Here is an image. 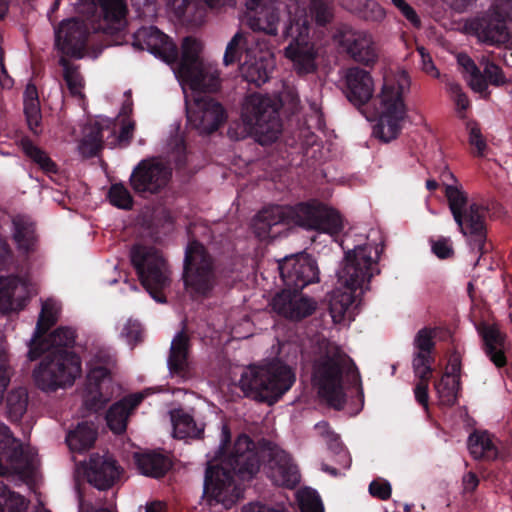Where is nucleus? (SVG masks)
Listing matches in <instances>:
<instances>
[{"label": "nucleus", "mask_w": 512, "mask_h": 512, "mask_svg": "<svg viewBox=\"0 0 512 512\" xmlns=\"http://www.w3.org/2000/svg\"><path fill=\"white\" fill-rule=\"evenodd\" d=\"M78 11L86 20H63L55 30V46L62 57L82 59L91 33L113 37L123 30L128 8L125 0H79Z\"/></svg>", "instance_id": "1"}, {"label": "nucleus", "mask_w": 512, "mask_h": 512, "mask_svg": "<svg viewBox=\"0 0 512 512\" xmlns=\"http://www.w3.org/2000/svg\"><path fill=\"white\" fill-rule=\"evenodd\" d=\"M75 339V329L60 326L47 337L30 341L27 354L30 361H35L46 353L33 371V378L39 389L54 392L71 386L81 374L80 357L69 350L74 346Z\"/></svg>", "instance_id": "2"}, {"label": "nucleus", "mask_w": 512, "mask_h": 512, "mask_svg": "<svg viewBox=\"0 0 512 512\" xmlns=\"http://www.w3.org/2000/svg\"><path fill=\"white\" fill-rule=\"evenodd\" d=\"M261 458L255 442L241 434L234 442L231 452L219 463L209 465L205 472L204 496L209 503L226 504L234 487V477L241 481L251 480L259 471Z\"/></svg>", "instance_id": "3"}, {"label": "nucleus", "mask_w": 512, "mask_h": 512, "mask_svg": "<svg viewBox=\"0 0 512 512\" xmlns=\"http://www.w3.org/2000/svg\"><path fill=\"white\" fill-rule=\"evenodd\" d=\"M279 224L296 225L331 236L338 235L344 227L340 213L316 199L295 206L274 205L265 208L254 220L255 232L261 238L272 236L273 227Z\"/></svg>", "instance_id": "4"}, {"label": "nucleus", "mask_w": 512, "mask_h": 512, "mask_svg": "<svg viewBox=\"0 0 512 512\" xmlns=\"http://www.w3.org/2000/svg\"><path fill=\"white\" fill-rule=\"evenodd\" d=\"M377 248L365 243L355 246L345 252L343 266L337 271L338 282L346 291L335 289L329 297V313L334 323H342L347 318L354 319L352 305L356 300L355 292L360 289H369V283L374 276L372 251Z\"/></svg>", "instance_id": "5"}, {"label": "nucleus", "mask_w": 512, "mask_h": 512, "mask_svg": "<svg viewBox=\"0 0 512 512\" xmlns=\"http://www.w3.org/2000/svg\"><path fill=\"white\" fill-rule=\"evenodd\" d=\"M345 374L360 382L355 363L339 346L328 347L314 361L312 379L318 394L336 410L343 409L346 404L343 383Z\"/></svg>", "instance_id": "6"}, {"label": "nucleus", "mask_w": 512, "mask_h": 512, "mask_svg": "<svg viewBox=\"0 0 512 512\" xmlns=\"http://www.w3.org/2000/svg\"><path fill=\"white\" fill-rule=\"evenodd\" d=\"M295 382L292 369L280 362L250 365L241 374L239 387L246 397L273 405Z\"/></svg>", "instance_id": "7"}, {"label": "nucleus", "mask_w": 512, "mask_h": 512, "mask_svg": "<svg viewBox=\"0 0 512 512\" xmlns=\"http://www.w3.org/2000/svg\"><path fill=\"white\" fill-rule=\"evenodd\" d=\"M445 196L460 232L468 237L470 248L477 251L480 257L486 254L489 251L485 222L488 208L476 202L467 206V194L452 185L445 186Z\"/></svg>", "instance_id": "8"}, {"label": "nucleus", "mask_w": 512, "mask_h": 512, "mask_svg": "<svg viewBox=\"0 0 512 512\" xmlns=\"http://www.w3.org/2000/svg\"><path fill=\"white\" fill-rule=\"evenodd\" d=\"M182 280L186 293L194 301L211 298L218 285L214 258L197 240L190 241L185 249Z\"/></svg>", "instance_id": "9"}, {"label": "nucleus", "mask_w": 512, "mask_h": 512, "mask_svg": "<svg viewBox=\"0 0 512 512\" xmlns=\"http://www.w3.org/2000/svg\"><path fill=\"white\" fill-rule=\"evenodd\" d=\"M279 109L280 104L269 96L259 93L248 95L242 106L244 127L238 138L253 134L262 145L276 141L282 131Z\"/></svg>", "instance_id": "10"}, {"label": "nucleus", "mask_w": 512, "mask_h": 512, "mask_svg": "<svg viewBox=\"0 0 512 512\" xmlns=\"http://www.w3.org/2000/svg\"><path fill=\"white\" fill-rule=\"evenodd\" d=\"M310 24L306 12L290 16L283 30V37L291 39L285 48V57L292 62L298 76H306L317 71L318 52L313 42L309 41Z\"/></svg>", "instance_id": "11"}, {"label": "nucleus", "mask_w": 512, "mask_h": 512, "mask_svg": "<svg viewBox=\"0 0 512 512\" xmlns=\"http://www.w3.org/2000/svg\"><path fill=\"white\" fill-rule=\"evenodd\" d=\"M409 86V79L402 75L397 81H385L379 95V121L374 134L383 142L396 139L402 129L406 115L403 92Z\"/></svg>", "instance_id": "12"}, {"label": "nucleus", "mask_w": 512, "mask_h": 512, "mask_svg": "<svg viewBox=\"0 0 512 512\" xmlns=\"http://www.w3.org/2000/svg\"><path fill=\"white\" fill-rule=\"evenodd\" d=\"M130 259L142 286L157 302L165 303L163 290L170 280L161 253L152 246L136 244L131 248Z\"/></svg>", "instance_id": "13"}, {"label": "nucleus", "mask_w": 512, "mask_h": 512, "mask_svg": "<svg viewBox=\"0 0 512 512\" xmlns=\"http://www.w3.org/2000/svg\"><path fill=\"white\" fill-rule=\"evenodd\" d=\"M182 53L177 73L194 91L216 92L220 88L217 71H208L200 57L202 45L199 40L187 36L182 41Z\"/></svg>", "instance_id": "14"}, {"label": "nucleus", "mask_w": 512, "mask_h": 512, "mask_svg": "<svg viewBox=\"0 0 512 512\" xmlns=\"http://www.w3.org/2000/svg\"><path fill=\"white\" fill-rule=\"evenodd\" d=\"M128 21L119 33H114L116 44L131 43L137 50H147L168 64L177 62L178 48L169 36L155 26L141 27L134 33L127 31Z\"/></svg>", "instance_id": "15"}, {"label": "nucleus", "mask_w": 512, "mask_h": 512, "mask_svg": "<svg viewBox=\"0 0 512 512\" xmlns=\"http://www.w3.org/2000/svg\"><path fill=\"white\" fill-rule=\"evenodd\" d=\"M114 360L105 351H98L91 363L87 374L88 393L85 396V405L89 410L97 412L105 407L109 401V395L103 392L104 386L111 382L110 367Z\"/></svg>", "instance_id": "16"}, {"label": "nucleus", "mask_w": 512, "mask_h": 512, "mask_svg": "<svg viewBox=\"0 0 512 512\" xmlns=\"http://www.w3.org/2000/svg\"><path fill=\"white\" fill-rule=\"evenodd\" d=\"M187 122L200 135H210L226 121L223 105L210 96H199L186 108Z\"/></svg>", "instance_id": "17"}, {"label": "nucleus", "mask_w": 512, "mask_h": 512, "mask_svg": "<svg viewBox=\"0 0 512 512\" xmlns=\"http://www.w3.org/2000/svg\"><path fill=\"white\" fill-rule=\"evenodd\" d=\"M279 272L285 290L301 292L306 286L319 281L316 261L308 254L300 253L285 257L279 263Z\"/></svg>", "instance_id": "18"}, {"label": "nucleus", "mask_w": 512, "mask_h": 512, "mask_svg": "<svg viewBox=\"0 0 512 512\" xmlns=\"http://www.w3.org/2000/svg\"><path fill=\"white\" fill-rule=\"evenodd\" d=\"M171 171L155 159H143L133 169L130 185L135 193L156 194L169 182Z\"/></svg>", "instance_id": "19"}, {"label": "nucleus", "mask_w": 512, "mask_h": 512, "mask_svg": "<svg viewBox=\"0 0 512 512\" xmlns=\"http://www.w3.org/2000/svg\"><path fill=\"white\" fill-rule=\"evenodd\" d=\"M32 464V453L25 450L9 427L0 422V476L6 473V465L15 470H24L29 469Z\"/></svg>", "instance_id": "20"}, {"label": "nucleus", "mask_w": 512, "mask_h": 512, "mask_svg": "<svg viewBox=\"0 0 512 512\" xmlns=\"http://www.w3.org/2000/svg\"><path fill=\"white\" fill-rule=\"evenodd\" d=\"M273 310L286 319L300 321L316 309V302L295 290L283 289L272 300Z\"/></svg>", "instance_id": "21"}, {"label": "nucleus", "mask_w": 512, "mask_h": 512, "mask_svg": "<svg viewBox=\"0 0 512 512\" xmlns=\"http://www.w3.org/2000/svg\"><path fill=\"white\" fill-rule=\"evenodd\" d=\"M121 467L111 456L90 455L85 474L88 482L99 490L111 488L120 478Z\"/></svg>", "instance_id": "22"}, {"label": "nucleus", "mask_w": 512, "mask_h": 512, "mask_svg": "<svg viewBox=\"0 0 512 512\" xmlns=\"http://www.w3.org/2000/svg\"><path fill=\"white\" fill-rule=\"evenodd\" d=\"M268 477L277 485L294 489L300 482V472L291 455L282 449L271 452Z\"/></svg>", "instance_id": "23"}, {"label": "nucleus", "mask_w": 512, "mask_h": 512, "mask_svg": "<svg viewBox=\"0 0 512 512\" xmlns=\"http://www.w3.org/2000/svg\"><path fill=\"white\" fill-rule=\"evenodd\" d=\"M477 331L482 339V349L488 359L497 367L507 365L506 349L507 335L498 325L482 322L477 326Z\"/></svg>", "instance_id": "24"}, {"label": "nucleus", "mask_w": 512, "mask_h": 512, "mask_svg": "<svg viewBox=\"0 0 512 512\" xmlns=\"http://www.w3.org/2000/svg\"><path fill=\"white\" fill-rule=\"evenodd\" d=\"M339 43L357 62L371 65L377 59L374 43L367 33L344 28L340 31Z\"/></svg>", "instance_id": "25"}, {"label": "nucleus", "mask_w": 512, "mask_h": 512, "mask_svg": "<svg viewBox=\"0 0 512 512\" xmlns=\"http://www.w3.org/2000/svg\"><path fill=\"white\" fill-rule=\"evenodd\" d=\"M345 94L354 106L365 105L373 96L374 82L370 73L359 67H351L345 75Z\"/></svg>", "instance_id": "26"}, {"label": "nucleus", "mask_w": 512, "mask_h": 512, "mask_svg": "<svg viewBox=\"0 0 512 512\" xmlns=\"http://www.w3.org/2000/svg\"><path fill=\"white\" fill-rule=\"evenodd\" d=\"M12 227V238L18 252L26 257L35 253L39 244L35 222L26 215H17L12 219Z\"/></svg>", "instance_id": "27"}, {"label": "nucleus", "mask_w": 512, "mask_h": 512, "mask_svg": "<svg viewBox=\"0 0 512 512\" xmlns=\"http://www.w3.org/2000/svg\"><path fill=\"white\" fill-rule=\"evenodd\" d=\"M142 394H131L112 404L106 413V421L110 430L115 434L126 431L131 412L142 402Z\"/></svg>", "instance_id": "28"}, {"label": "nucleus", "mask_w": 512, "mask_h": 512, "mask_svg": "<svg viewBox=\"0 0 512 512\" xmlns=\"http://www.w3.org/2000/svg\"><path fill=\"white\" fill-rule=\"evenodd\" d=\"M273 68V59L267 53L256 55L255 52L243 61L240 71L243 78L256 86H261L269 80Z\"/></svg>", "instance_id": "29"}, {"label": "nucleus", "mask_w": 512, "mask_h": 512, "mask_svg": "<svg viewBox=\"0 0 512 512\" xmlns=\"http://www.w3.org/2000/svg\"><path fill=\"white\" fill-rule=\"evenodd\" d=\"M467 447L472 458L477 461L492 462L499 456L494 436L487 430H474L468 437Z\"/></svg>", "instance_id": "30"}, {"label": "nucleus", "mask_w": 512, "mask_h": 512, "mask_svg": "<svg viewBox=\"0 0 512 512\" xmlns=\"http://www.w3.org/2000/svg\"><path fill=\"white\" fill-rule=\"evenodd\" d=\"M473 26L478 37L488 44H501L509 37L506 22L499 14L477 19Z\"/></svg>", "instance_id": "31"}, {"label": "nucleus", "mask_w": 512, "mask_h": 512, "mask_svg": "<svg viewBox=\"0 0 512 512\" xmlns=\"http://www.w3.org/2000/svg\"><path fill=\"white\" fill-rule=\"evenodd\" d=\"M134 457L139 472L151 478H162L172 468L170 457L161 452L136 453Z\"/></svg>", "instance_id": "32"}, {"label": "nucleus", "mask_w": 512, "mask_h": 512, "mask_svg": "<svg viewBox=\"0 0 512 512\" xmlns=\"http://www.w3.org/2000/svg\"><path fill=\"white\" fill-rule=\"evenodd\" d=\"M413 346L416 350L412 360L413 369L432 368L435 362L433 352L436 346L433 330L428 327L420 329L415 335Z\"/></svg>", "instance_id": "33"}, {"label": "nucleus", "mask_w": 512, "mask_h": 512, "mask_svg": "<svg viewBox=\"0 0 512 512\" xmlns=\"http://www.w3.org/2000/svg\"><path fill=\"white\" fill-rule=\"evenodd\" d=\"M190 348V338L182 330L178 332L171 342L168 367L172 374L184 376L188 366V354Z\"/></svg>", "instance_id": "34"}, {"label": "nucleus", "mask_w": 512, "mask_h": 512, "mask_svg": "<svg viewBox=\"0 0 512 512\" xmlns=\"http://www.w3.org/2000/svg\"><path fill=\"white\" fill-rule=\"evenodd\" d=\"M24 115L29 130L39 136L42 133V114L38 91L34 84L29 83L23 94Z\"/></svg>", "instance_id": "35"}, {"label": "nucleus", "mask_w": 512, "mask_h": 512, "mask_svg": "<svg viewBox=\"0 0 512 512\" xmlns=\"http://www.w3.org/2000/svg\"><path fill=\"white\" fill-rule=\"evenodd\" d=\"M279 10L273 3L263 7L248 16V25L253 31H261L268 35H277Z\"/></svg>", "instance_id": "36"}, {"label": "nucleus", "mask_w": 512, "mask_h": 512, "mask_svg": "<svg viewBox=\"0 0 512 512\" xmlns=\"http://www.w3.org/2000/svg\"><path fill=\"white\" fill-rule=\"evenodd\" d=\"M20 146L25 156L36 164L45 175L58 174L59 167L57 163L51 159L45 150L35 145L29 137L21 138Z\"/></svg>", "instance_id": "37"}, {"label": "nucleus", "mask_w": 512, "mask_h": 512, "mask_svg": "<svg viewBox=\"0 0 512 512\" xmlns=\"http://www.w3.org/2000/svg\"><path fill=\"white\" fill-rule=\"evenodd\" d=\"M171 420L173 425L174 436L178 439L185 438H201L204 433V426L198 425L193 416L184 411L177 409L171 412Z\"/></svg>", "instance_id": "38"}, {"label": "nucleus", "mask_w": 512, "mask_h": 512, "mask_svg": "<svg viewBox=\"0 0 512 512\" xmlns=\"http://www.w3.org/2000/svg\"><path fill=\"white\" fill-rule=\"evenodd\" d=\"M247 36H249L247 33L239 31L228 42L223 56V64L225 66L238 64L240 67L243 61L247 60L254 53L248 46Z\"/></svg>", "instance_id": "39"}, {"label": "nucleus", "mask_w": 512, "mask_h": 512, "mask_svg": "<svg viewBox=\"0 0 512 512\" xmlns=\"http://www.w3.org/2000/svg\"><path fill=\"white\" fill-rule=\"evenodd\" d=\"M97 431L88 422H81L66 436V443L71 451L82 453L93 447Z\"/></svg>", "instance_id": "40"}, {"label": "nucleus", "mask_w": 512, "mask_h": 512, "mask_svg": "<svg viewBox=\"0 0 512 512\" xmlns=\"http://www.w3.org/2000/svg\"><path fill=\"white\" fill-rule=\"evenodd\" d=\"M28 391L24 387L12 389L6 397V413L11 422H19L28 407Z\"/></svg>", "instance_id": "41"}, {"label": "nucleus", "mask_w": 512, "mask_h": 512, "mask_svg": "<svg viewBox=\"0 0 512 512\" xmlns=\"http://www.w3.org/2000/svg\"><path fill=\"white\" fill-rule=\"evenodd\" d=\"M21 287L25 289L24 280L18 275L0 277V309L5 312L16 310L14 306L15 291Z\"/></svg>", "instance_id": "42"}, {"label": "nucleus", "mask_w": 512, "mask_h": 512, "mask_svg": "<svg viewBox=\"0 0 512 512\" xmlns=\"http://www.w3.org/2000/svg\"><path fill=\"white\" fill-rule=\"evenodd\" d=\"M458 63L470 76V88L474 92L481 94L484 99H488L490 97V91H487V82L475 62L468 55L460 54L458 56Z\"/></svg>", "instance_id": "43"}, {"label": "nucleus", "mask_w": 512, "mask_h": 512, "mask_svg": "<svg viewBox=\"0 0 512 512\" xmlns=\"http://www.w3.org/2000/svg\"><path fill=\"white\" fill-rule=\"evenodd\" d=\"M102 127L99 123L92 125L81 139L78 149L84 158H93L103 149Z\"/></svg>", "instance_id": "44"}, {"label": "nucleus", "mask_w": 512, "mask_h": 512, "mask_svg": "<svg viewBox=\"0 0 512 512\" xmlns=\"http://www.w3.org/2000/svg\"><path fill=\"white\" fill-rule=\"evenodd\" d=\"M434 386L443 405L452 407L457 403L461 389L460 379L446 377L443 374L441 379L435 382Z\"/></svg>", "instance_id": "45"}, {"label": "nucleus", "mask_w": 512, "mask_h": 512, "mask_svg": "<svg viewBox=\"0 0 512 512\" xmlns=\"http://www.w3.org/2000/svg\"><path fill=\"white\" fill-rule=\"evenodd\" d=\"M58 63L63 68V78L71 95L75 97H84L81 92L84 87V81L79 72V66L71 63L66 57H61Z\"/></svg>", "instance_id": "46"}, {"label": "nucleus", "mask_w": 512, "mask_h": 512, "mask_svg": "<svg viewBox=\"0 0 512 512\" xmlns=\"http://www.w3.org/2000/svg\"><path fill=\"white\" fill-rule=\"evenodd\" d=\"M57 322V310L50 301L42 304V309L38 317L35 332L31 340H40L46 335L48 330Z\"/></svg>", "instance_id": "47"}, {"label": "nucleus", "mask_w": 512, "mask_h": 512, "mask_svg": "<svg viewBox=\"0 0 512 512\" xmlns=\"http://www.w3.org/2000/svg\"><path fill=\"white\" fill-rule=\"evenodd\" d=\"M26 508L25 498L12 492L7 485L0 481V512H24Z\"/></svg>", "instance_id": "48"}, {"label": "nucleus", "mask_w": 512, "mask_h": 512, "mask_svg": "<svg viewBox=\"0 0 512 512\" xmlns=\"http://www.w3.org/2000/svg\"><path fill=\"white\" fill-rule=\"evenodd\" d=\"M107 197L109 202L119 209L130 210L133 207V197L122 183L112 184Z\"/></svg>", "instance_id": "49"}, {"label": "nucleus", "mask_w": 512, "mask_h": 512, "mask_svg": "<svg viewBox=\"0 0 512 512\" xmlns=\"http://www.w3.org/2000/svg\"><path fill=\"white\" fill-rule=\"evenodd\" d=\"M309 12L318 26H325L333 18V8L330 0H311Z\"/></svg>", "instance_id": "50"}, {"label": "nucleus", "mask_w": 512, "mask_h": 512, "mask_svg": "<svg viewBox=\"0 0 512 512\" xmlns=\"http://www.w3.org/2000/svg\"><path fill=\"white\" fill-rule=\"evenodd\" d=\"M416 377L419 378V382L416 384L414 388V394L417 402L424 406L428 407V385L433 372V368H417L413 369Z\"/></svg>", "instance_id": "51"}, {"label": "nucleus", "mask_w": 512, "mask_h": 512, "mask_svg": "<svg viewBox=\"0 0 512 512\" xmlns=\"http://www.w3.org/2000/svg\"><path fill=\"white\" fill-rule=\"evenodd\" d=\"M315 429L321 436L328 438L329 440V448L333 450L336 454H338L341 458H344L348 463H350V458L348 457L347 451L344 449L342 443L339 440V437L330 429L329 423L326 421H321L315 425Z\"/></svg>", "instance_id": "52"}, {"label": "nucleus", "mask_w": 512, "mask_h": 512, "mask_svg": "<svg viewBox=\"0 0 512 512\" xmlns=\"http://www.w3.org/2000/svg\"><path fill=\"white\" fill-rule=\"evenodd\" d=\"M197 5V0H167V6L179 20L190 21Z\"/></svg>", "instance_id": "53"}, {"label": "nucleus", "mask_w": 512, "mask_h": 512, "mask_svg": "<svg viewBox=\"0 0 512 512\" xmlns=\"http://www.w3.org/2000/svg\"><path fill=\"white\" fill-rule=\"evenodd\" d=\"M466 129L469 134V144L476 149V156H483L487 148L486 141L481 133L479 124L474 120H468Z\"/></svg>", "instance_id": "54"}, {"label": "nucleus", "mask_w": 512, "mask_h": 512, "mask_svg": "<svg viewBox=\"0 0 512 512\" xmlns=\"http://www.w3.org/2000/svg\"><path fill=\"white\" fill-rule=\"evenodd\" d=\"M121 336L133 348L143 338V328L139 321L128 319L121 331Z\"/></svg>", "instance_id": "55"}, {"label": "nucleus", "mask_w": 512, "mask_h": 512, "mask_svg": "<svg viewBox=\"0 0 512 512\" xmlns=\"http://www.w3.org/2000/svg\"><path fill=\"white\" fill-rule=\"evenodd\" d=\"M482 75L485 77V81L488 84L499 87L506 83V77L501 67L496 65L494 62L487 61L483 68Z\"/></svg>", "instance_id": "56"}, {"label": "nucleus", "mask_w": 512, "mask_h": 512, "mask_svg": "<svg viewBox=\"0 0 512 512\" xmlns=\"http://www.w3.org/2000/svg\"><path fill=\"white\" fill-rule=\"evenodd\" d=\"M301 512H324L323 503L316 492H307L299 499Z\"/></svg>", "instance_id": "57"}, {"label": "nucleus", "mask_w": 512, "mask_h": 512, "mask_svg": "<svg viewBox=\"0 0 512 512\" xmlns=\"http://www.w3.org/2000/svg\"><path fill=\"white\" fill-rule=\"evenodd\" d=\"M132 6L141 19H152L157 15L156 0H131Z\"/></svg>", "instance_id": "58"}, {"label": "nucleus", "mask_w": 512, "mask_h": 512, "mask_svg": "<svg viewBox=\"0 0 512 512\" xmlns=\"http://www.w3.org/2000/svg\"><path fill=\"white\" fill-rule=\"evenodd\" d=\"M392 4L399 9L401 14L410 22L415 28L421 27V20L415 9L409 5L406 0H391Z\"/></svg>", "instance_id": "59"}, {"label": "nucleus", "mask_w": 512, "mask_h": 512, "mask_svg": "<svg viewBox=\"0 0 512 512\" xmlns=\"http://www.w3.org/2000/svg\"><path fill=\"white\" fill-rule=\"evenodd\" d=\"M461 370H462V356L459 351L454 349L449 354L447 370L444 372V375L446 377L460 379Z\"/></svg>", "instance_id": "60"}, {"label": "nucleus", "mask_w": 512, "mask_h": 512, "mask_svg": "<svg viewBox=\"0 0 512 512\" xmlns=\"http://www.w3.org/2000/svg\"><path fill=\"white\" fill-rule=\"evenodd\" d=\"M391 491V485L386 480H373L369 485V493L381 500L389 499Z\"/></svg>", "instance_id": "61"}, {"label": "nucleus", "mask_w": 512, "mask_h": 512, "mask_svg": "<svg viewBox=\"0 0 512 512\" xmlns=\"http://www.w3.org/2000/svg\"><path fill=\"white\" fill-rule=\"evenodd\" d=\"M451 92L454 95V101L458 109L459 117L465 118V111L470 106V101L467 95L462 91L461 87L457 84L451 86Z\"/></svg>", "instance_id": "62"}, {"label": "nucleus", "mask_w": 512, "mask_h": 512, "mask_svg": "<svg viewBox=\"0 0 512 512\" xmlns=\"http://www.w3.org/2000/svg\"><path fill=\"white\" fill-rule=\"evenodd\" d=\"M432 252L439 259H448L454 254V250L447 238H440L432 243Z\"/></svg>", "instance_id": "63"}, {"label": "nucleus", "mask_w": 512, "mask_h": 512, "mask_svg": "<svg viewBox=\"0 0 512 512\" xmlns=\"http://www.w3.org/2000/svg\"><path fill=\"white\" fill-rule=\"evenodd\" d=\"M14 255L7 240L0 236V270L7 269L13 263Z\"/></svg>", "instance_id": "64"}]
</instances>
